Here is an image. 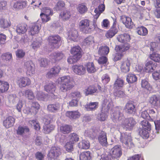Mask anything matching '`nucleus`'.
Wrapping results in <instances>:
<instances>
[{
    "mask_svg": "<svg viewBox=\"0 0 160 160\" xmlns=\"http://www.w3.org/2000/svg\"><path fill=\"white\" fill-rule=\"evenodd\" d=\"M58 82L60 84L59 90L65 92L70 90L74 87L73 81L69 76L62 77L58 79Z\"/></svg>",
    "mask_w": 160,
    "mask_h": 160,
    "instance_id": "obj_1",
    "label": "nucleus"
},
{
    "mask_svg": "<svg viewBox=\"0 0 160 160\" xmlns=\"http://www.w3.org/2000/svg\"><path fill=\"white\" fill-rule=\"evenodd\" d=\"M22 68L23 71L27 76H31L35 73V65L31 60L24 62Z\"/></svg>",
    "mask_w": 160,
    "mask_h": 160,
    "instance_id": "obj_2",
    "label": "nucleus"
},
{
    "mask_svg": "<svg viewBox=\"0 0 160 160\" xmlns=\"http://www.w3.org/2000/svg\"><path fill=\"white\" fill-rule=\"evenodd\" d=\"M120 139L123 145L127 148L130 149L134 147V145L130 135L128 134L126 132L121 133Z\"/></svg>",
    "mask_w": 160,
    "mask_h": 160,
    "instance_id": "obj_3",
    "label": "nucleus"
},
{
    "mask_svg": "<svg viewBox=\"0 0 160 160\" xmlns=\"http://www.w3.org/2000/svg\"><path fill=\"white\" fill-rule=\"evenodd\" d=\"M90 23V21L87 19L80 21L78 24L80 31L85 34L90 33L92 32V28H91Z\"/></svg>",
    "mask_w": 160,
    "mask_h": 160,
    "instance_id": "obj_4",
    "label": "nucleus"
},
{
    "mask_svg": "<svg viewBox=\"0 0 160 160\" xmlns=\"http://www.w3.org/2000/svg\"><path fill=\"white\" fill-rule=\"evenodd\" d=\"M122 108L120 107H115L112 112L111 114V118L114 122H118L122 120L124 117L121 112Z\"/></svg>",
    "mask_w": 160,
    "mask_h": 160,
    "instance_id": "obj_5",
    "label": "nucleus"
},
{
    "mask_svg": "<svg viewBox=\"0 0 160 160\" xmlns=\"http://www.w3.org/2000/svg\"><path fill=\"white\" fill-rule=\"evenodd\" d=\"M49 44L52 49L58 48L59 47V43L61 40V37L58 35H51L48 38Z\"/></svg>",
    "mask_w": 160,
    "mask_h": 160,
    "instance_id": "obj_6",
    "label": "nucleus"
},
{
    "mask_svg": "<svg viewBox=\"0 0 160 160\" xmlns=\"http://www.w3.org/2000/svg\"><path fill=\"white\" fill-rule=\"evenodd\" d=\"M124 110L128 114L134 115L137 112L136 106L134 102L131 101H128L125 104Z\"/></svg>",
    "mask_w": 160,
    "mask_h": 160,
    "instance_id": "obj_7",
    "label": "nucleus"
},
{
    "mask_svg": "<svg viewBox=\"0 0 160 160\" xmlns=\"http://www.w3.org/2000/svg\"><path fill=\"white\" fill-rule=\"evenodd\" d=\"M61 153V149L60 148L56 147H52L48 154V160L57 159Z\"/></svg>",
    "mask_w": 160,
    "mask_h": 160,
    "instance_id": "obj_8",
    "label": "nucleus"
},
{
    "mask_svg": "<svg viewBox=\"0 0 160 160\" xmlns=\"http://www.w3.org/2000/svg\"><path fill=\"white\" fill-rule=\"evenodd\" d=\"M136 123V121L132 117L125 118L122 123V127L126 130H131Z\"/></svg>",
    "mask_w": 160,
    "mask_h": 160,
    "instance_id": "obj_9",
    "label": "nucleus"
},
{
    "mask_svg": "<svg viewBox=\"0 0 160 160\" xmlns=\"http://www.w3.org/2000/svg\"><path fill=\"white\" fill-rule=\"evenodd\" d=\"M16 83L20 88H25L29 86L31 84L30 78L27 77H18L17 79Z\"/></svg>",
    "mask_w": 160,
    "mask_h": 160,
    "instance_id": "obj_10",
    "label": "nucleus"
},
{
    "mask_svg": "<svg viewBox=\"0 0 160 160\" xmlns=\"http://www.w3.org/2000/svg\"><path fill=\"white\" fill-rule=\"evenodd\" d=\"M149 102L152 106L158 108L160 107V96L154 94L152 95L149 98Z\"/></svg>",
    "mask_w": 160,
    "mask_h": 160,
    "instance_id": "obj_11",
    "label": "nucleus"
},
{
    "mask_svg": "<svg viewBox=\"0 0 160 160\" xmlns=\"http://www.w3.org/2000/svg\"><path fill=\"white\" fill-rule=\"evenodd\" d=\"M61 68L58 65H56L51 68L46 74V77L48 78H51L52 77L57 76L59 73Z\"/></svg>",
    "mask_w": 160,
    "mask_h": 160,
    "instance_id": "obj_12",
    "label": "nucleus"
},
{
    "mask_svg": "<svg viewBox=\"0 0 160 160\" xmlns=\"http://www.w3.org/2000/svg\"><path fill=\"white\" fill-rule=\"evenodd\" d=\"M45 90L49 93L52 94L51 96L53 98H57V96L55 95L54 93L56 92V87L54 83L51 82L44 86Z\"/></svg>",
    "mask_w": 160,
    "mask_h": 160,
    "instance_id": "obj_13",
    "label": "nucleus"
},
{
    "mask_svg": "<svg viewBox=\"0 0 160 160\" xmlns=\"http://www.w3.org/2000/svg\"><path fill=\"white\" fill-rule=\"evenodd\" d=\"M15 122V119L13 116H9L3 121V125L6 128H8L14 126Z\"/></svg>",
    "mask_w": 160,
    "mask_h": 160,
    "instance_id": "obj_14",
    "label": "nucleus"
},
{
    "mask_svg": "<svg viewBox=\"0 0 160 160\" xmlns=\"http://www.w3.org/2000/svg\"><path fill=\"white\" fill-rule=\"evenodd\" d=\"M72 69L76 74L82 75L86 72V68L82 65H74L72 67Z\"/></svg>",
    "mask_w": 160,
    "mask_h": 160,
    "instance_id": "obj_15",
    "label": "nucleus"
},
{
    "mask_svg": "<svg viewBox=\"0 0 160 160\" xmlns=\"http://www.w3.org/2000/svg\"><path fill=\"white\" fill-rule=\"evenodd\" d=\"M40 105L37 102H32L30 107L27 108L28 113L32 115H36L38 112L40 108Z\"/></svg>",
    "mask_w": 160,
    "mask_h": 160,
    "instance_id": "obj_16",
    "label": "nucleus"
},
{
    "mask_svg": "<svg viewBox=\"0 0 160 160\" xmlns=\"http://www.w3.org/2000/svg\"><path fill=\"white\" fill-rule=\"evenodd\" d=\"M116 20L115 19L114 20L113 26L105 34V36L107 38H112L117 33L118 30L114 26V25L116 24Z\"/></svg>",
    "mask_w": 160,
    "mask_h": 160,
    "instance_id": "obj_17",
    "label": "nucleus"
},
{
    "mask_svg": "<svg viewBox=\"0 0 160 160\" xmlns=\"http://www.w3.org/2000/svg\"><path fill=\"white\" fill-rule=\"evenodd\" d=\"M98 141L102 146L107 147L108 145V142L106 133L102 131L98 137Z\"/></svg>",
    "mask_w": 160,
    "mask_h": 160,
    "instance_id": "obj_18",
    "label": "nucleus"
},
{
    "mask_svg": "<svg viewBox=\"0 0 160 160\" xmlns=\"http://www.w3.org/2000/svg\"><path fill=\"white\" fill-rule=\"evenodd\" d=\"M112 102L107 99L103 100L102 104L101 111L102 112L108 113L111 108Z\"/></svg>",
    "mask_w": 160,
    "mask_h": 160,
    "instance_id": "obj_19",
    "label": "nucleus"
},
{
    "mask_svg": "<svg viewBox=\"0 0 160 160\" xmlns=\"http://www.w3.org/2000/svg\"><path fill=\"white\" fill-rule=\"evenodd\" d=\"M11 26L10 20L8 18H0V28L5 30H7Z\"/></svg>",
    "mask_w": 160,
    "mask_h": 160,
    "instance_id": "obj_20",
    "label": "nucleus"
},
{
    "mask_svg": "<svg viewBox=\"0 0 160 160\" xmlns=\"http://www.w3.org/2000/svg\"><path fill=\"white\" fill-rule=\"evenodd\" d=\"M130 65V61L128 59L122 62L120 67L122 72L124 73H127L129 72Z\"/></svg>",
    "mask_w": 160,
    "mask_h": 160,
    "instance_id": "obj_21",
    "label": "nucleus"
},
{
    "mask_svg": "<svg viewBox=\"0 0 160 160\" xmlns=\"http://www.w3.org/2000/svg\"><path fill=\"white\" fill-rule=\"evenodd\" d=\"M124 44L116 45L115 50L116 52L122 53L128 50L130 47V45L128 43H123Z\"/></svg>",
    "mask_w": 160,
    "mask_h": 160,
    "instance_id": "obj_22",
    "label": "nucleus"
},
{
    "mask_svg": "<svg viewBox=\"0 0 160 160\" xmlns=\"http://www.w3.org/2000/svg\"><path fill=\"white\" fill-rule=\"evenodd\" d=\"M70 53L72 55L80 58L82 57L81 49L79 46L72 47L70 50Z\"/></svg>",
    "mask_w": 160,
    "mask_h": 160,
    "instance_id": "obj_23",
    "label": "nucleus"
},
{
    "mask_svg": "<svg viewBox=\"0 0 160 160\" xmlns=\"http://www.w3.org/2000/svg\"><path fill=\"white\" fill-rule=\"evenodd\" d=\"M112 157L114 158L120 157L122 155V149L120 146H115L112 149Z\"/></svg>",
    "mask_w": 160,
    "mask_h": 160,
    "instance_id": "obj_24",
    "label": "nucleus"
},
{
    "mask_svg": "<svg viewBox=\"0 0 160 160\" xmlns=\"http://www.w3.org/2000/svg\"><path fill=\"white\" fill-rule=\"evenodd\" d=\"M122 23L128 28H132L133 27V23L131 18L125 16H122L121 18Z\"/></svg>",
    "mask_w": 160,
    "mask_h": 160,
    "instance_id": "obj_25",
    "label": "nucleus"
},
{
    "mask_svg": "<svg viewBox=\"0 0 160 160\" xmlns=\"http://www.w3.org/2000/svg\"><path fill=\"white\" fill-rule=\"evenodd\" d=\"M118 41L122 43H128L130 42L131 38L128 34L124 33L118 35L117 37Z\"/></svg>",
    "mask_w": 160,
    "mask_h": 160,
    "instance_id": "obj_26",
    "label": "nucleus"
},
{
    "mask_svg": "<svg viewBox=\"0 0 160 160\" xmlns=\"http://www.w3.org/2000/svg\"><path fill=\"white\" fill-rule=\"evenodd\" d=\"M28 6V3L26 1H18L14 3L13 7L17 9H22Z\"/></svg>",
    "mask_w": 160,
    "mask_h": 160,
    "instance_id": "obj_27",
    "label": "nucleus"
},
{
    "mask_svg": "<svg viewBox=\"0 0 160 160\" xmlns=\"http://www.w3.org/2000/svg\"><path fill=\"white\" fill-rule=\"evenodd\" d=\"M66 116L71 119H76L79 118L81 116L80 113L78 110L67 111Z\"/></svg>",
    "mask_w": 160,
    "mask_h": 160,
    "instance_id": "obj_28",
    "label": "nucleus"
},
{
    "mask_svg": "<svg viewBox=\"0 0 160 160\" xmlns=\"http://www.w3.org/2000/svg\"><path fill=\"white\" fill-rule=\"evenodd\" d=\"M98 106V102H90L85 105V108L87 111H93L96 110Z\"/></svg>",
    "mask_w": 160,
    "mask_h": 160,
    "instance_id": "obj_29",
    "label": "nucleus"
},
{
    "mask_svg": "<svg viewBox=\"0 0 160 160\" xmlns=\"http://www.w3.org/2000/svg\"><path fill=\"white\" fill-rule=\"evenodd\" d=\"M9 87V84L6 81L0 80V93L7 92Z\"/></svg>",
    "mask_w": 160,
    "mask_h": 160,
    "instance_id": "obj_30",
    "label": "nucleus"
},
{
    "mask_svg": "<svg viewBox=\"0 0 160 160\" xmlns=\"http://www.w3.org/2000/svg\"><path fill=\"white\" fill-rule=\"evenodd\" d=\"M125 81L121 78H118L115 81L113 87L116 89L118 90L123 87L124 85Z\"/></svg>",
    "mask_w": 160,
    "mask_h": 160,
    "instance_id": "obj_31",
    "label": "nucleus"
},
{
    "mask_svg": "<svg viewBox=\"0 0 160 160\" xmlns=\"http://www.w3.org/2000/svg\"><path fill=\"white\" fill-rule=\"evenodd\" d=\"M27 29V26L24 23H20L18 25L16 28V32L19 34H24Z\"/></svg>",
    "mask_w": 160,
    "mask_h": 160,
    "instance_id": "obj_32",
    "label": "nucleus"
},
{
    "mask_svg": "<svg viewBox=\"0 0 160 160\" xmlns=\"http://www.w3.org/2000/svg\"><path fill=\"white\" fill-rule=\"evenodd\" d=\"M60 132L64 134L69 133L72 130V127L67 124L62 125L59 128Z\"/></svg>",
    "mask_w": 160,
    "mask_h": 160,
    "instance_id": "obj_33",
    "label": "nucleus"
},
{
    "mask_svg": "<svg viewBox=\"0 0 160 160\" xmlns=\"http://www.w3.org/2000/svg\"><path fill=\"white\" fill-rule=\"evenodd\" d=\"M105 5L103 3H101L99 5L98 8H96L94 10V12L96 13L95 17L96 19L98 18L100 15L105 10Z\"/></svg>",
    "mask_w": 160,
    "mask_h": 160,
    "instance_id": "obj_34",
    "label": "nucleus"
},
{
    "mask_svg": "<svg viewBox=\"0 0 160 160\" xmlns=\"http://www.w3.org/2000/svg\"><path fill=\"white\" fill-rule=\"evenodd\" d=\"M40 29L41 27L37 24L34 23L30 28L29 33L31 35H34L38 34Z\"/></svg>",
    "mask_w": 160,
    "mask_h": 160,
    "instance_id": "obj_35",
    "label": "nucleus"
},
{
    "mask_svg": "<svg viewBox=\"0 0 160 160\" xmlns=\"http://www.w3.org/2000/svg\"><path fill=\"white\" fill-rule=\"evenodd\" d=\"M94 37L91 36H89L86 38L84 40L83 43L87 47H91L93 46L94 43Z\"/></svg>",
    "mask_w": 160,
    "mask_h": 160,
    "instance_id": "obj_36",
    "label": "nucleus"
},
{
    "mask_svg": "<svg viewBox=\"0 0 160 160\" xmlns=\"http://www.w3.org/2000/svg\"><path fill=\"white\" fill-rule=\"evenodd\" d=\"M98 89L94 85H90L85 89L84 92L86 95H92L96 92Z\"/></svg>",
    "mask_w": 160,
    "mask_h": 160,
    "instance_id": "obj_37",
    "label": "nucleus"
},
{
    "mask_svg": "<svg viewBox=\"0 0 160 160\" xmlns=\"http://www.w3.org/2000/svg\"><path fill=\"white\" fill-rule=\"evenodd\" d=\"M91 152L88 151L81 152L79 156L80 160H91L92 157Z\"/></svg>",
    "mask_w": 160,
    "mask_h": 160,
    "instance_id": "obj_38",
    "label": "nucleus"
},
{
    "mask_svg": "<svg viewBox=\"0 0 160 160\" xmlns=\"http://www.w3.org/2000/svg\"><path fill=\"white\" fill-rule=\"evenodd\" d=\"M29 129L28 127L20 126L18 127L16 132L18 135L22 136L25 132H29Z\"/></svg>",
    "mask_w": 160,
    "mask_h": 160,
    "instance_id": "obj_39",
    "label": "nucleus"
},
{
    "mask_svg": "<svg viewBox=\"0 0 160 160\" xmlns=\"http://www.w3.org/2000/svg\"><path fill=\"white\" fill-rule=\"evenodd\" d=\"M109 52V48L107 46H102L99 47L98 53L100 55H106Z\"/></svg>",
    "mask_w": 160,
    "mask_h": 160,
    "instance_id": "obj_40",
    "label": "nucleus"
},
{
    "mask_svg": "<svg viewBox=\"0 0 160 160\" xmlns=\"http://www.w3.org/2000/svg\"><path fill=\"white\" fill-rule=\"evenodd\" d=\"M86 68L88 73H93L95 72L97 69L95 67L93 62H88L86 64Z\"/></svg>",
    "mask_w": 160,
    "mask_h": 160,
    "instance_id": "obj_41",
    "label": "nucleus"
},
{
    "mask_svg": "<svg viewBox=\"0 0 160 160\" xmlns=\"http://www.w3.org/2000/svg\"><path fill=\"white\" fill-rule=\"evenodd\" d=\"M78 37V32L75 29H72L68 32V38L74 41H77Z\"/></svg>",
    "mask_w": 160,
    "mask_h": 160,
    "instance_id": "obj_42",
    "label": "nucleus"
},
{
    "mask_svg": "<svg viewBox=\"0 0 160 160\" xmlns=\"http://www.w3.org/2000/svg\"><path fill=\"white\" fill-rule=\"evenodd\" d=\"M60 108V105L58 103L55 104H50L47 106L48 110L51 112H57Z\"/></svg>",
    "mask_w": 160,
    "mask_h": 160,
    "instance_id": "obj_43",
    "label": "nucleus"
},
{
    "mask_svg": "<svg viewBox=\"0 0 160 160\" xmlns=\"http://www.w3.org/2000/svg\"><path fill=\"white\" fill-rule=\"evenodd\" d=\"M77 9L78 12L81 14H84L88 10V8L84 3L79 4Z\"/></svg>",
    "mask_w": 160,
    "mask_h": 160,
    "instance_id": "obj_44",
    "label": "nucleus"
},
{
    "mask_svg": "<svg viewBox=\"0 0 160 160\" xmlns=\"http://www.w3.org/2000/svg\"><path fill=\"white\" fill-rule=\"evenodd\" d=\"M154 64L151 61L147 62L145 64L144 67V69L146 72H152L154 70Z\"/></svg>",
    "mask_w": 160,
    "mask_h": 160,
    "instance_id": "obj_45",
    "label": "nucleus"
},
{
    "mask_svg": "<svg viewBox=\"0 0 160 160\" xmlns=\"http://www.w3.org/2000/svg\"><path fill=\"white\" fill-rule=\"evenodd\" d=\"M60 17L63 20H66L70 18L71 14L69 11L65 10L61 12Z\"/></svg>",
    "mask_w": 160,
    "mask_h": 160,
    "instance_id": "obj_46",
    "label": "nucleus"
},
{
    "mask_svg": "<svg viewBox=\"0 0 160 160\" xmlns=\"http://www.w3.org/2000/svg\"><path fill=\"white\" fill-rule=\"evenodd\" d=\"M51 57L52 59L54 60V61H52L53 62H56L62 59L64 57V54L62 53L55 52L53 53L52 55L51 56Z\"/></svg>",
    "mask_w": 160,
    "mask_h": 160,
    "instance_id": "obj_47",
    "label": "nucleus"
},
{
    "mask_svg": "<svg viewBox=\"0 0 160 160\" xmlns=\"http://www.w3.org/2000/svg\"><path fill=\"white\" fill-rule=\"evenodd\" d=\"M137 78L135 75L129 73L127 76L126 80L129 83H132L137 81Z\"/></svg>",
    "mask_w": 160,
    "mask_h": 160,
    "instance_id": "obj_48",
    "label": "nucleus"
},
{
    "mask_svg": "<svg viewBox=\"0 0 160 160\" xmlns=\"http://www.w3.org/2000/svg\"><path fill=\"white\" fill-rule=\"evenodd\" d=\"M55 126L53 124L44 125L43 126V132L46 134H48L53 130Z\"/></svg>",
    "mask_w": 160,
    "mask_h": 160,
    "instance_id": "obj_49",
    "label": "nucleus"
},
{
    "mask_svg": "<svg viewBox=\"0 0 160 160\" xmlns=\"http://www.w3.org/2000/svg\"><path fill=\"white\" fill-rule=\"evenodd\" d=\"M141 86L142 88H144L149 91H151L152 90V86L146 79H144L142 80Z\"/></svg>",
    "mask_w": 160,
    "mask_h": 160,
    "instance_id": "obj_50",
    "label": "nucleus"
},
{
    "mask_svg": "<svg viewBox=\"0 0 160 160\" xmlns=\"http://www.w3.org/2000/svg\"><path fill=\"white\" fill-rule=\"evenodd\" d=\"M149 58L155 62L160 63V54L155 52L150 54Z\"/></svg>",
    "mask_w": 160,
    "mask_h": 160,
    "instance_id": "obj_51",
    "label": "nucleus"
},
{
    "mask_svg": "<svg viewBox=\"0 0 160 160\" xmlns=\"http://www.w3.org/2000/svg\"><path fill=\"white\" fill-rule=\"evenodd\" d=\"M137 32L139 35L144 36L148 34V31L146 28L141 26L137 28Z\"/></svg>",
    "mask_w": 160,
    "mask_h": 160,
    "instance_id": "obj_52",
    "label": "nucleus"
},
{
    "mask_svg": "<svg viewBox=\"0 0 160 160\" xmlns=\"http://www.w3.org/2000/svg\"><path fill=\"white\" fill-rule=\"evenodd\" d=\"M149 112L150 115H149L148 120L150 121L153 122L154 120L157 119V114L153 109L149 110Z\"/></svg>",
    "mask_w": 160,
    "mask_h": 160,
    "instance_id": "obj_53",
    "label": "nucleus"
},
{
    "mask_svg": "<svg viewBox=\"0 0 160 160\" xmlns=\"http://www.w3.org/2000/svg\"><path fill=\"white\" fill-rule=\"evenodd\" d=\"M25 94L26 97L29 100H33L35 97L33 92L31 89L25 90Z\"/></svg>",
    "mask_w": 160,
    "mask_h": 160,
    "instance_id": "obj_54",
    "label": "nucleus"
},
{
    "mask_svg": "<svg viewBox=\"0 0 160 160\" xmlns=\"http://www.w3.org/2000/svg\"><path fill=\"white\" fill-rule=\"evenodd\" d=\"M69 137L70 139V142L74 143L75 142H78L79 140V137L78 135L74 133H71L69 135Z\"/></svg>",
    "mask_w": 160,
    "mask_h": 160,
    "instance_id": "obj_55",
    "label": "nucleus"
},
{
    "mask_svg": "<svg viewBox=\"0 0 160 160\" xmlns=\"http://www.w3.org/2000/svg\"><path fill=\"white\" fill-rule=\"evenodd\" d=\"M151 130H147L146 129H142L139 131L140 135L143 138H148L149 137V132Z\"/></svg>",
    "mask_w": 160,
    "mask_h": 160,
    "instance_id": "obj_56",
    "label": "nucleus"
},
{
    "mask_svg": "<svg viewBox=\"0 0 160 160\" xmlns=\"http://www.w3.org/2000/svg\"><path fill=\"white\" fill-rule=\"evenodd\" d=\"M141 124L142 127V129H146L147 130H151V125L147 121H142L141 122Z\"/></svg>",
    "mask_w": 160,
    "mask_h": 160,
    "instance_id": "obj_57",
    "label": "nucleus"
},
{
    "mask_svg": "<svg viewBox=\"0 0 160 160\" xmlns=\"http://www.w3.org/2000/svg\"><path fill=\"white\" fill-rule=\"evenodd\" d=\"M1 57L2 59L6 61L10 60L12 58V54L9 52H7L2 54Z\"/></svg>",
    "mask_w": 160,
    "mask_h": 160,
    "instance_id": "obj_58",
    "label": "nucleus"
},
{
    "mask_svg": "<svg viewBox=\"0 0 160 160\" xmlns=\"http://www.w3.org/2000/svg\"><path fill=\"white\" fill-rule=\"evenodd\" d=\"M80 58L73 56H69L68 58L67 61L69 64H73L77 62Z\"/></svg>",
    "mask_w": 160,
    "mask_h": 160,
    "instance_id": "obj_59",
    "label": "nucleus"
},
{
    "mask_svg": "<svg viewBox=\"0 0 160 160\" xmlns=\"http://www.w3.org/2000/svg\"><path fill=\"white\" fill-rule=\"evenodd\" d=\"M47 97V95L42 92H38L37 94V98L39 100L44 101Z\"/></svg>",
    "mask_w": 160,
    "mask_h": 160,
    "instance_id": "obj_60",
    "label": "nucleus"
},
{
    "mask_svg": "<svg viewBox=\"0 0 160 160\" xmlns=\"http://www.w3.org/2000/svg\"><path fill=\"white\" fill-rule=\"evenodd\" d=\"M115 54L113 55V60L116 62L121 59L123 56V54L121 52H117Z\"/></svg>",
    "mask_w": 160,
    "mask_h": 160,
    "instance_id": "obj_61",
    "label": "nucleus"
},
{
    "mask_svg": "<svg viewBox=\"0 0 160 160\" xmlns=\"http://www.w3.org/2000/svg\"><path fill=\"white\" fill-rule=\"evenodd\" d=\"M30 123L33 124L34 128L36 130H39L41 128L40 126L39 123L37 122L36 119L30 120L29 121Z\"/></svg>",
    "mask_w": 160,
    "mask_h": 160,
    "instance_id": "obj_62",
    "label": "nucleus"
},
{
    "mask_svg": "<svg viewBox=\"0 0 160 160\" xmlns=\"http://www.w3.org/2000/svg\"><path fill=\"white\" fill-rule=\"evenodd\" d=\"M98 62L99 64H106L108 61V59L106 56H102L100 57L98 60Z\"/></svg>",
    "mask_w": 160,
    "mask_h": 160,
    "instance_id": "obj_63",
    "label": "nucleus"
},
{
    "mask_svg": "<svg viewBox=\"0 0 160 160\" xmlns=\"http://www.w3.org/2000/svg\"><path fill=\"white\" fill-rule=\"evenodd\" d=\"M40 17L42 22L43 23H45L48 22L51 19L49 16L45 14L44 13H41L40 14Z\"/></svg>",
    "mask_w": 160,
    "mask_h": 160,
    "instance_id": "obj_64",
    "label": "nucleus"
}]
</instances>
